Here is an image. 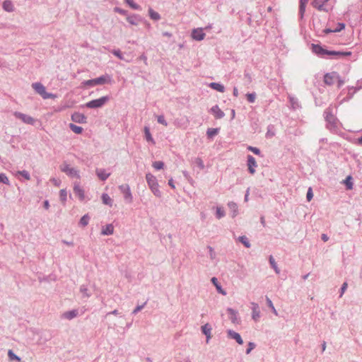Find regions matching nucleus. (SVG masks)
I'll list each match as a JSON object with an SVG mask.
<instances>
[{"instance_id":"nucleus-32","label":"nucleus","mask_w":362,"mask_h":362,"mask_svg":"<svg viewBox=\"0 0 362 362\" xmlns=\"http://www.w3.org/2000/svg\"><path fill=\"white\" fill-rule=\"evenodd\" d=\"M150 17L155 21L159 20L160 18V15L154 11L152 8H149L148 10Z\"/></svg>"},{"instance_id":"nucleus-21","label":"nucleus","mask_w":362,"mask_h":362,"mask_svg":"<svg viewBox=\"0 0 362 362\" xmlns=\"http://www.w3.org/2000/svg\"><path fill=\"white\" fill-rule=\"evenodd\" d=\"M202 332L206 336L207 341L211 338V327L209 324H206L202 327Z\"/></svg>"},{"instance_id":"nucleus-16","label":"nucleus","mask_w":362,"mask_h":362,"mask_svg":"<svg viewBox=\"0 0 362 362\" xmlns=\"http://www.w3.org/2000/svg\"><path fill=\"white\" fill-rule=\"evenodd\" d=\"M114 232V227L112 224H107L102 229L101 233L103 235H112Z\"/></svg>"},{"instance_id":"nucleus-7","label":"nucleus","mask_w":362,"mask_h":362,"mask_svg":"<svg viewBox=\"0 0 362 362\" xmlns=\"http://www.w3.org/2000/svg\"><path fill=\"white\" fill-rule=\"evenodd\" d=\"M109 98L107 96H103L100 98H98V99H96V100H93L88 103H86V107H89V108H97V107H102L103 105H105V103L108 101Z\"/></svg>"},{"instance_id":"nucleus-44","label":"nucleus","mask_w":362,"mask_h":362,"mask_svg":"<svg viewBox=\"0 0 362 362\" xmlns=\"http://www.w3.org/2000/svg\"><path fill=\"white\" fill-rule=\"evenodd\" d=\"M157 120L158 123L163 124L164 126L168 125V123L163 115L158 116Z\"/></svg>"},{"instance_id":"nucleus-63","label":"nucleus","mask_w":362,"mask_h":362,"mask_svg":"<svg viewBox=\"0 0 362 362\" xmlns=\"http://www.w3.org/2000/svg\"><path fill=\"white\" fill-rule=\"evenodd\" d=\"M232 115H233V117H235V110H232Z\"/></svg>"},{"instance_id":"nucleus-36","label":"nucleus","mask_w":362,"mask_h":362,"mask_svg":"<svg viewBox=\"0 0 362 362\" xmlns=\"http://www.w3.org/2000/svg\"><path fill=\"white\" fill-rule=\"evenodd\" d=\"M239 240L246 247H250V243L247 239V238H246L245 236H240L239 238Z\"/></svg>"},{"instance_id":"nucleus-38","label":"nucleus","mask_w":362,"mask_h":362,"mask_svg":"<svg viewBox=\"0 0 362 362\" xmlns=\"http://www.w3.org/2000/svg\"><path fill=\"white\" fill-rule=\"evenodd\" d=\"M153 167L156 170H160L164 166V163L162 161H155L152 164Z\"/></svg>"},{"instance_id":"nucleus-29","label":"nucleus","mask_w":362,"mask_h":362,"mask_svg":"<svg viewBox=\"0 0 362 362\" xmlns=\"http://www.w3.org/2000/svg\"><path fill=\"white\" fill-rule=\"evenodd\" d=\"M89 220H90L89 216L88 214H86L81 217V218L79 221V224L81 226L85 227L88 224Z\"/></svg>"},{"instance_id":"nucleus-48","label":"nucleus","mask_w":362,"mask_h":362,"mask_svg":"<svg viewBox=\"0 0 362 362\" xmlns=\"http://www.w3.org/2000/svg\"><path fill=\"white\" fill-rule=\"evenodd\" d=\"M112 53L120 59H123L122 55L119 50H114L112 51Z\"/></svg>"},{"instance_id":"nucleus-15","label":"nucleus","mask_w":362,"mask_h":362,"mask_svg":"<svg viewBox=\"0 0 362 362\" xmlns=\"http://www.w3.org/2000/svg\"><path fill=\"white\" fill-rule=\"evenodd\" d=\"M71 119L75 122L85 123L86 118L83 115L76 112L71 115Z\"/></svg>"},{"instance_id":"nucleus-18","label":"nucleus","mask_w":362,"mask_h":362,"mask_svg":"<svg viewBox=\"0 0 362 362\" xmlns=\"http://www.w3.org/2000/svg\"><path fill=\"white\" fill-rule=\"evenodd\" d=\"M96 174L102 180H105L110 175V173H107L104 169H97Z\"/></svg>"},{"instance_id":"nucleus-61","label":"nucleus","mask_w":362,"mask_h":362,"mask_svg":"<svg viewBox=\"0 0 362 362\" xmlns=\"http://www.w3.org/2000/svg\"><path fill=\"white\" fill-rule=\"evenodd\" d=\"M272 310L275 315H278V313L274 307L272 308Z\"/></svg>"},{"instance_id":"nucleus-10","label":"nucleus","mask_w":362,"mask_h":362,"mask_svg":"<svg viewBox=\"0 0 362 362\" xmlns=\"http://www.w3.org/2000/svg\"><path fill=\"white\" fill-rule=\"evenodd\" d=\"M74 192L80 201H83L86 198L85 191L78 183H75L74 185Z\"/></svg>"},{"instance_id":"nucleus-59","label":"nucleus","mask_w":362,"mask_h":362,"mask_svg":"<svg viewBox=\"0 0 362 362\" xmlns=\"http://www.w3.org/2000/svg\"><path fill=\"white\" fill-rule=\"evenodd\" d=\"M127 21H128L129 23H131V24H135V23L134 22V21H133L132 18L129 17V18H127Z\"/></svg>"},{"instance_id":"nucleus-62","label":"nucleus","mask_w":362,"mask_h":362,"mask_svg":"<svg viewBox=\"0 0 362 362\" xmlns=\"http://www.w3.org/2000/svg\"><path fill=\"white\" fill-rule=\"evenodd\" d=\"M358 142L360 144H362V136L360 139H358Z\"/></svg>"},{"instance_id":"nucleus-23","label":"nucleus","mask_w":362,"mask_h":362,"mask_svg":"<svg viewBox=\"0 0 362 362\" xmlns=\"http://www.w3.org/2000/svg\"><path fill=\"white\" fill-rule=\"evenodd\" d=\"M211 282L216 286V289H217L218 293H221L223 296L226 295V292L221 288V286L218 284V280H217V279L216 277H213L211 279Z\"/></svg>"},{"instance_id":"nucleus-37","label":"nucleus","mask_w":362,"mask_h":362,"mask_svg":"<svg viewBox=\"0 0 362 362\" xmlns=\"http://www.w3.org/2000/svg\"><path fill=\"white\" fill-rule=\"evenodd\" d=\"M8 358L11 361L16 360L18 362L21 361V358L18 357L11 350H9L8 352Z\"/></svg>"},{"instance_id":"nucleus-58","label":"nucleus","mask_w":362,"mask_h":362,"mask_svg":"<svg viewBox=\"0 0 362 362\" xmlns=\"http://www.w3.org/2000/svg\"><path fill=\"white\" fill-rule=\"evenodd\" d=\"M44 206L46 209H48L49 207V202L48 201H45L44 202Z\"/></svg>"},{"instance_id":"nucleus-28","label":"nucleus","mask_w":362,"mask_h":362,"mask_svg":"<svg viewBox=\"0 0 362 362\" xmlns=\"http://www.w3.org/2000/svg\"><path fill=\"white\" fill-rule=\"evenodd\" d=\"M344 183L346 185L347 189H353L352 177L351 175L346 177V178L344 180Z\"/></svg>"},{"instance_id":"nucleus-2","label":"nucleus","mask_w":362,"mask_h":362,"mask_svg":"<svg viewBox=\"0 0 362 362\" xmlns=\"http://www.w3.org/2000/svg\"><path fill=\"white\" fill-rule=\"evenodd\" d=\"M146 180L152 193L155 196L160 197L161 192L159 189V185L156 177L151 173H147L146 175Z\"/></svg>"},{"instance_id":"nucleus-43","label":"nucleus","mask_w":362,"mask_h":362,"mask_svg":"<svg viewBox=\"0 0 362 362\" xmlns=\"http://www.w3.org/2000/svg\"><path fill=\"white\" fill-rule=\"evenodd\" d=\"M246 96H247V100L250 103H254L255 102V98H256L255 93H247L246 95Z\"/></svg>"},{"instance_id":"nucleus-6","label":"nucleus","mask_w":362,"mask_h":362,"mask_svg":"<svg viewBox=\"0 0 362 362\" xmlns=\"http://www.w3.org/2000/svg\"><path fill=\"white\" fill-rule=\"evenodd\" d=\"M111 81V78L108 76H102L99 78L88 80L83 82V84L85 86H94L96 85H101L104 84L105 83H110Z\"/></svg>"},{"instance_id":"nucleus-39","label":"nucleus","mask_w":362,"mask_h":362,"mask_svg":"<svg viewBox=\"0 0 362 362\" xmlns=\"http://www.w3.org/2000/svg\"><path fill=\"white\" fill-rule=\"evenodd\" d=\"M225 216L224 210L221 207L216 208V217L221 218Z\"/></svg>"},{"instance_id":"nucleus-57","label":"nucleus","mask_w":362,"mask_h":362,"mask_svg":"<svg viewBox=\"0 0 362 362\" xmlns=\"http://www.w3.org/2000/svg\"><path fill=\"white\" fill-rule=\"evenodd\" d=\"M327 119L329 122H332V121H334V118L332 115H327Z\"/></svg>"},{"instance_id":"nucleus-50","label":"nucleus","mask_w":362,"mask_h":362,"mask_svg":"<svg viewBox=\"0 0 362 362\" xmlns=\"http://www.w3.org/2000/svg\"><path fill=\"white\" fill-rule=\"evenodd\" d=\"M144 305H138L133 311V314H136L139 311H140L143 308Z\"/></svg>"},{"instance_id":"nucleus-24","label":"nucleus","mask_w":362,"mask_h":362,"mask_svg":"<svg viewBox=\"0 0 362 362\" xmlns=\"http://www.w3.org/2000/svg\"><path fill=\"white\" fill-rule=\"evenodd\" d=\"M228 313L229 315V318L232 321V322L235 323L237 322V312L232 308H228Z\"/></svg>"},{"instance_id":"nucleus-13","label":"nucleus","mask_w":362,"mask_h":362,"mask_svg":"<svg viewBox=\"0 0 362 362\" xmlns=\"http://www.w3.org/2000/svg\"><path fill=\"white\" fill-rule=\"evenodd\" d=\"M211 112L216 119H221L225 115L224 112L219 108L218 105L212 107Z\"/></svg>"},{"instance_id":"nucleus-14","label":"nucleus","mask_w":362,"mask_h":362,"mask_svg":"<svg viewBox=\"0 0 362 362\" xmlns=\"http://www.w3.org/2000/svg\"><path fill=\"white\" fill-rule=\"evenodd\" d=\"M252 319L255 321H257L260 317V311H259L258 305L255 303H252Z\"/></svg>"},{"instance_id":"nucleus-52","label":"nucleus","mask_w":362,"mask_h":362,"mask_svg":"<svg viewBox=\"0 0 362 362\" xmlns=\"http://www.w3.org/2000/svg\"><path fill=\"white\" fill-rule=\"evenodd\" d=\"M1 182L6 183V184L8 183V177L4 176V175H3L2 174H1Z\"/></svg>"},{"instance_id":"nucleus-3","label":"nucleus","mask_w":362,"mask_h":362,"mask_svg":"<svg viewBox=\"0 0 362 362\" xmlns=\"http://www.w3.org/2000/svg\"><path fill=\"white\" fill-rule=\"evenodd\" d=\"M324 82L328 86H332L337 83L338 88H340L344 84V81H342L339 74L334 71L326 74L324 76Z\"/></svg>"},{"instance_id":"nucleus-54","label":"nucleus","mask_w":362,"mask_h":362,"mask_svg":"<svg viewBox=\"0 0 362 362\" xmlns=\"http://www.w3.org/2000/svg\"><path fill=\"white\" fill-rule=\"evenodd\" d=\"M168 185L173 188V189H175V186L174 185V182H173V178H170L169 180H168Z\"/></svg>"},{"instance_id":"nucleus-35","label":"nucleus","mask_w":362,"mask_h":362,"mask_svg":"<svg viewBox=\"0 0 362 362\" xmlns=\"http://www.w3.org/2000/svg\"><path fill=\"white\" fill-rule=\"evenodd\" d=\"M218 129L215 128H210L207 130V136L209 137H213L214 136L218 134Z\"/></svg>"},{"instance_id":"nucleus-25","label":"nucleus","mask_w":362,"mask_h":362,"mask_svg":"<svg viewBox=\"0 0 362 362\" xmlns=\"http://www.w3.org/2000/svg\"><path fill=\"white\" fill-rule=\"evenodd\" d=\"M145 137L147 141L151 142L152 144H155L156 142L153 139L151 134L150 133L149 128L146 127L144 128Z\"/></svg>"},{"instance_id":"nucleus-45","label":"nucleus","mask_w":362,"mask_h":362,"mask_svg":"<svg viewBox=\"0 0 362 362\" xmlns=\"http://www.w3.org/2000/svg\"><path fill=\"white\" fill-rule=\"evenodd\" d=\"M306 197H307V200L308 202H310L313 197V190H312V188L310 187L308 190V192H307V195H306Z\"/></svg>"},{"instance_id":"nucleus-51","label":"nucleus","mask_w":362,"mask_h":362,"mask_svg":"<svg viewBox=\"0 0 362 362\" xmlns=\"http://www.w3.org/2000/svg\"><path fill=\"white\" fill-rule=\"evenodd\" d=\"M228 206H229V207H230V209H232L233 210H234V211H235L237 210V205H236V204H235V203H230V204H228Z\"/></svg>"},{"instance_id":"nucleus-33","label":"nucleus","mask_w":362,"mask_h":362,"mask_svg":"<svg viewBox=\"0 0 362 362\" xmlns=\"http://www.w3.org/2000/svg\"><path fill=\"white\" fill-rule=\"evenodd\" d=\"M269 262L272 267V268L275 270L276 273V274H279L280 272V270L278 268L277 265H276V263L274 259V257L272 256H270L269 257Z\"/></svg>"},{"instance_id":"nucleus-27","label":"nucleus","mask_w":362,"mask_h":362,"mask_svg":"<svg viewBox=\"0 0 362 362\" xmlns=\"http://www.w3.org/2000/svg\"><path fill=\"white\" fill-rule=\"evenodd\" d=\"M209 86L218 91V92H221V93H223L224 92V90H225V88L223 85L220 84V83H211L209 84Z\"/></svg>"},{"instance_id":"nucleus-22","label":"nucleus","mask_w":362,"mask_h":362,"mask_svg":"<svg viewBox=\"0 0 362 362\" xmlns=\"http://www.w3.org/2000/svg\"><path fill=\"white\" fill-rule=\"evenodd\" d=\"M77 315H78V311L76 310H74L65 312L63 314V317L66 319L71 320V319L74 318L75 317H76Z\"/></svg>"},{"instance_id":"nucleus-30","label":"nucleus","mask_w":362,"mask_h":362,"mask_svg":"<svg viewBox=\"0 0 362 362\" xmlns=\"http://www.w3.org/2000/svg\"><path fill=\"white\" fill-rule=\"evenodd\" d=\"M3 7L6 11H11L13 9V5L10 1H5L3 4Z\"/></svg>"},{"instance_id":"nucleus-40","label":"nucleus","mask_w":362,"mask_h":362,"mask_svg":"<svg viewBox=\"0 0 362 362\" xmlns=\"http://www.w3.org/2000/svg\"><path fill=\"white\" fill-rule=\"evenodd\" d=\"M18 173L22 175L25 180H29L30 179V174L26 170L18 171Z\"/></svg>"},{"instance_id":"nucleus-53","label":"nucleus","mask_w":362,"mask_h":362,"mask_svg":"<svg viewBox=\"0 0 362 362\" xmlns=\"http://www.w3.org/2000/svg\"><path fill=\"white\" fill-rule=\"evenodd\" d=\"M267 305L268 306L272 309V308H274V305L272 302V300L269 298H267Z\"/></svg>"},{"instance_id":"nucleus-20","label":"nucleus","mask_w":362,"mask_h":362,"mask_svg":"<svg viewBox=\"0 0 362 362\" xmlns=\"http://www.w3.org/2000/svg\"><path fill=\"white\" fill-rule=\"evenodd\" d=\"M102 202L104 204L110 206H112L113 201L107 194H103L101 196Z\"/></svg>"},{"instance_id":"nucleus-8","label":"nucleus","mask_w":362,"mask_h":362,"mask_svg":"<svg viewBox=\"0 0 362 362\" xmlns=\"http://www.w3.org/2000/svg\"><path fill=\"white\" fill-rule=\"evenodd\" d=\"M122 193L124 194V199L129 203L132 202V194L128 185H122L119 187Z\"/></svg>"},{"instance_id":"nucleus-47","label":"nucleus","mask_w":362,"mask_h":362,"mask_svg":"<svg viewBox=\"0 0 362 362\" xmlns=\"http://www.w3.org/2000/svg\"><path fill=\"white\" fill-rule=\"evenodd\" d=\"M248 349L246 351V354H249L250 351L255 347V344L252 342H250L248 344Z\"/></svg>"},{"instance_id":"nucleus-31","label":"nucleus","mask_w":362,"mask_h":362,"mask_svg":"<svg viewBox=\"0 0 362 362\" xmlns=\"http://www.w3.org/2000/svg\"><path fill=\"white\" fill-rule=\"evenodd\" d=\"M69 127L76 134H81L83 131V128L81 127L75 125L71 123L69 124Z\"/></svg>"},{"instance_id":"nucleus-55","label":"nucleus","mask_w":362,"mask_h":362,"mask_svg":"<svg viewBox=\"0 0 362 362\" xmlns=\"http://www.w3.org/2000/svg\"><path fill=\"white\" fill-rule=\"evenodd\" d=\"M329 238L327 237V235L325 234H322V240L324 241V242H327Z\"/></svg>"},{"instance_id":"nucleus-11","label":"nucleus","mask_w":362,"mask_h":362,"mask_svg":"<svg viewBox=\"0 0 362 362\" xmlns=\"http://www.w3.org/2000/svg\"><path fill=\"white\" fill-rule=\"evenodd\" d=\"M205 37V33L203 32L202 28L194 29L192 32V37L195 40H202Z\"/></svg>"},{"instance_id":"nucleus-9","label":"nucleus","mask_w":362,"mask_h":362,"mask_svg":"<svg viewBox=\"0 0 362 362\" xmlns=\"http://www.w3.org/2000/svg\"><path fill=\"white\" fill-rule=\"evenodd\" d=\"M14 115L25 124H33L35 123V119L30 115L21 112H15Z\"/></svg>"},{"instance_id":"nucleus-46","label":"nucleus","mask_w":362,"mask_h":362,"mask_svg":"<svg viewBox=\"0 0 362 362\" xmlns=\"http://www.w3.org/2000/svg\"><path fill=\"white\" fill-rule=\"evenodd\" d=\"M248 150L253 152L256 155H259L260 154V151L259 148H256V147H252V146H248Z\"/></svg>"},{"instance_id":"nucleus-5","label":"nucleus","mask_w":362,"mask_h":362,"mask_svg":"<svg viewBox=\"0 0 362 362\" xmlns=\"http://www.w3.org/2000/svg\"><path fill=\"white\" fill-rule=\"evenodd\" d=\"M60 170L69 177L80 178L78 171L66 163L60 165Z\"/></svg>"},{"instance_id":"nucleus-60","label":"nucleus","mask_w":362,"mask_h":362,"mask_svg":"<svg viewBox=\"0 0 362 362\" xmlns=\"http://www.w3.org/2000/svg\"><path fill=\"white\" fill-rule=\"evenodd\" d=\"M109 314H112V315H118V310H115L112 312L110 313Z\"/></svg>"},{"instance_id":"nucleus-12","label":"nucleus","mask_w":362,"mask_h":362,"mask_svg":"<svg viewBox=\"0 0 362 362\" xmlns=\"http://www.w3.org/2000/svg\"><path fill=\"white\" fill-rule=\"evenodd\" d=\"M247 166L249 172L251 174H254L255 173V168L257 167V162L255 158L250 155L247 156Z\"/></svg>"},{"instance_id":"nucleus-1","label":"nucleus","mask_w":362,"mask_h":362,"mask_svg":"<svg viewBox=\"0 0 362 362\" xmlns=\"http://www.w3.org/2000/svg\"><path fill=\"white\" fill-rule=\"evenodd\" d=\"M312 51L321 57H323L325 55H333V56H339V57H344V56H350L351 52H334V51H328L325 49H324L322 47H321L319 45H312Z\"/></svg>"},{"instance_id":"nucleus-19","label":"nucleus","mask_w":362,"mask_h":362,"mask_svg":"<svg viewBox=\"0 0 362 362\" xmlns=\"http://www.w3.org/2000/svg\"><path fill=\"white\" fill-rule=\"evenodd\" d=\"M345 28V25L344 23H338L335 28L333 29H325L324 32L325 33H336L339 32L341 30H343Z\"/></svg>"},{"instance_id":"nucleus-49","label":"nucleus","mask_w":362,"mask_h":362,"mask_svg":"<svg viewBox=\"0 0 362 362\" xmlns=\"http://www.w3.org/2000/svg\"><path fill=\"white\" fill-rule=\"evenodd\" d=\"M347 286H348V284H347L346 282H344L343 284V285L341 286V295H340V296H341L344 294V293L345 292V291H346V289L347 288Z\"/></svg>"},{"instance_id":"nucleus-64","label":"nucleus","mask_w":362,"mask_h":362,"mask_svg":"<svg viewBox=\"0 0 362 362\" xmlns=\"http://www.w3.org/2000/svg\"><path fill=\"white\" fill-rule=\"evenodd\" d=\"M247 199H248V195H247V194H246V195H245V200H247Z\"/></svg>"},{"instance_id":"nucleus-41","label":"nucleus","mask_w":362,"mask_h":362,"mask_svg":"<svg viewBox=\"0 0 362 362\" xmlns=\"http://www.w3.org/2000/svg\"><path fill=\"white\" fill-rule=\"evenodd\" d=\"M196 165L200 168L204 169V164L203 160L200 158H197L195 160Z\"/></svg>"},{"instance_id":"nucleus-26","label":"nucleus","mask_w":362,"mask_h":362,"mask_svg":"<svg viewBox=\"0 0 362 362\" xmlns=\"http://www.w3.org/2000/svg\"><path fill=\"white\" fill-rule=\"evenodd\" d=\"M308 0H300V6H299V13L300 18L303 17L304 13L305 11V6Z\"/></svg>"},{"instance_id":"nucleus-34","label":"nucleus","mask_w":362,"mask_h":362,"mask_svg":"<svg viewBox=\"0 0 362 362\" xmlns=\"http://www.w3.org/2000/svg\"><path fill=\"white\" fill-rule=\"evenodd\" d=\"M59 197L62 202L65 204L67 197V192L66 189H61L59 192Z\"/></svg>"},{"instance_id":"nucleus-56","label":"nucleus","mask_w":362,"mask_h":362,"mask_svg":"<svg viewBox=\"0 0 362 362\" xmlns=\"http://www.w3.org/2000/svg\"><path fill=\"white\" fill-rule=\"evenodd\" d=\"M233 95L235 97L238 96V88L235 87L233 88Z\"/></svg>"},{"instance_id":"nucleus-17","label":"nucleus","mask_w":362,"mask_h":362,"mask_svg":"<svg viewBox=\"0 0 362 362\" xmlns=\"http://www.w3.org/2000/svg\"><path fill=\"white\" fill-rule=\"evenodd\" d=\"M228 335H229L231 338H233V339H235V341H236L239 344H243V339H242V338H241L240 335L238 333H237V332H234V331H232V330H229V331L228 332Z\"/></svg>"},{"instance_id":"nucleus-4","label":"nucleus","mask_w":362,"mask_h":362,"mask_svg":"<svg viewBox=\"0 0 362 362\" xmlns=\"http://www.w3.org/2000/svg\"><path fill=\"white\" fill-rule=\"evenodd\" d=\"M32 87L43 99H54L57 98L54 94L47 93L45 87L40 83H34L32 84Z\"/></svg>"},{"instance_id":"nucleus-42","label":"nucleus","mask_w":362,"mask_h":362,"mask_svg":"<svg viewBox=\"0 0 362 362\" xmlns=\"http://www.w3.org/2000/svg\"><path fill=\"white\" fill-rule=\"evenodd\" d=\"M125 1L129 4V6L134 9H139V6L134 2L133 0H125Z\"/></svg>"}]
</instances>
